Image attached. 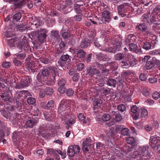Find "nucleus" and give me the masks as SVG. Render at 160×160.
<instances>
[{
    "instance_id": "nucleus-1",
    "label": "nucleus",
    "mask_w": 160,
    "mask_h": 160,
    "mask_svg": "<svg viewBox=\"0 0 160 160\" xmlns=\"http://www.w3.org/2000/svg\"><path fill=\"white\" fill-rule=\"evenodd\" d=\"M148 146H143L138 147L136 150L131 153V157L138 159L147 160L151 158Z\"/></svg>"
},
{
    "instance_id": "nucleus-2",
    "label": "nucleus",
    "mask_w": 160,
    "mask_h": 160,
    "mask_svg": "<svg viewBox=\"0 0 160 160\" xmlns=\"http://www.w3.org/2000/svg\"><path fill=\"white\" fill-rule=\"evenodd\" d=\"M47 31L44 28H40L32 32L33 35L38 37V40L41 42H44L46 37Z\"/></svg>"
},
{
    "instance_id": "nucleus-3",
    "label": "nucleus",
    "mask_w": 160,
    "mask_h": 160,
    "mask_svg": "<svg viewBox=\"0 0 160 160\" xmlns=\"http://www.w3.org/2000/svg\"><path fill=\"white\" fill-rule=\"evenodd\" d=\"M80 150V148L78 145H72L68 147L67 155L69 157H73L74 154L79 153Z\"/></svg>"
},
{
    "instance_id": "nucleus-4",
    "label": "nucleus",
    "mask_w": 160,
    "mask_h": 160,
    "mask_svg": "<svg viewBox=\"0 0 160 160\" xmlns=\"http://www.w3.org/2000/svg\"><path fill=\"white\" fill-rule=\"evenodd\" d=\"M102 15V17L98 19L99 23H108L111 20V15L108 11L105 10L103 11Z\"/></svg>"
},
{
    "instance_id": "nucleus-5",
    "label": "nucleus",
    "mask_w": 160,
    "mask_h": 160,
    "mask_svg": "<svg viewBox=\"0 0 160 160\" xmlns=\"http://www.w3.org/2000/svg\"><path fill=\"white\" fill-rule=\"evenodd\" d=\"M150 145L153 148H159L160 146V138L156 135L151 136L150 140Z\"/></svg>"
},
{
    "instance_id": "nucleus-6",
    "label": "nucleus",
    "mask_w": 160,
    "mask_h": 160,
    "mask_svg": "<svg viewBox=\"0 0 160 160\" xmlns=\"http://www.w3.org/2000/svg\"><path fill=\"white\" fill-rule=\"evenodd\" d=\"M121 47V42H119L114 44L112 46L107 48H102L101 49L106 52L115 53L116 52L120 51Z\"/></svg>"
},
{
    "instance_id": "nucleus-7",
    "label": "nucleus",
    "mask_w": 160,
    "mask_h": 160,
    "mask_svg": "<svg viewBox=\"0 0 160 160\" xmlns=\"http://www.w3.org/2000/svg\"><path fill=\"white\" fill-rule=\"evenodd\" d=\"M6 108L7 109L6 110H1V112L4 118L8 119L12 115L14 109L12 107L8 106L6 107Z\"/></svg>"
},
{
    "instance_id": "nucleus-8",
    "label": "nucleus",
    "mask_w": 160,
    "mask_h": 160,
    "mask_svg": "<svg viewBox=\"0 0 160 160\" xmlns=\"http://www.w3.org/2000/svg\"><path fill=\"white\" fill-rule=\"evenodd\" d=\"M68 101L65 99L62 100L60 102L58 107V112H61L62 111L68 110Z\"/></svg>"
},
{
    "instance_id": "nucleus-9",
    "label": "nucleus",
    "mask_w": 160,
    "mask_h": 160,
    "mask_svg": "<svg viewBox=\"0 0 160 160\" xmlns=\"http://www.w3.org/2000/svg\"><path fill=\"white\" fill-rule=\"evenodd\" d=\"M38 122V119L37 118H32L29 119L26 122V126L27 128H32L36 125Z\"/></svg>"
},
{
    "instance_id": "nucleus-10",
    "label": "nucleus",
    "mask_w": 160,
    "mask_h": 160,
    "mask_svg": "<svg viewBox=\"0 0 160 160\" xmlns=\"http://www.w3.org/2000/svg\"><path fill=\"white\" fill-rule=\"evenodd\" d=\"M26 68L29 72H34L37 70L38 67L34 62H29L28 63Z\"/></svg>"
},
{
    "instance_id": "nucleus-11",
    "label": "nucleus",
    "mask_w": 160,
    "mask_h": 160,
    "mask_svg": "<svg viewBox=\"0 0 160 160\" xmlns=\"http://www.w3.org/2000/svg\"><path fill=\"white\" fill-rule=\"evenodd\" d=\"M49 69L51 70L52 72V78L50 79V82L51 84L54 83L56 81L55 77L58 74V69L55 67H51Z\"/></svg>"
},
{
    "instance_id": "nucleus-12",
    "label": "nucleus",
    "mask_w": 160,
    "mask_h": 160,
    "mask_svg": "<svg viewBox=\"0 0 160 160\" xmlns=\"http://www.w3.org/2000/svg\"><path fill=\"white\" fill-rule=\"evenodd\" d=\"M91 42V41L90 40L83 39L81 41L79 47L82 48H87L90 46Z\"/></svg>"
},
{
    "instance_id": "nucleus-13",
    "label": "nucleus",
    "mask_w": 160,
    "mask_h": 160,
    "mask_svg": "<svg viewBox=\"0 0 160 160\" xmlns=\"http://www.w3.org/2000/svg\"><path fill=\"white\" fill-rule=\"evenodd\" d=\"M76 118L73 116L71 117L69 119V117L67 118L66 119L64 120H65V124L67 125L66 127L68 129L70 127V125L74 123L75 122Z\"/></svg>"
},
{
    "instance_id": "nucleus-14",
    "label": "nucleus",
    "mask_w": 160,
    "mask_h": 160,
    "mask_svg": "<svg viewBox=\"0 0 160 160\" xmlns=\"http://www.w3.org/2000/svg\"><path fill=\"white\" fill-rule=\"evenodd\" d=\"M87 72L90 75H98L100 73L99 71L94 68L93 66H90V67L87 68Z\"/></svg>"
},
{
    "instance_id": "nucleus-15",
    "label": "nucleus",
    "mask_w": 160,
    "mask_h": 160,
    "mask_svg": "<svg viewBox=\"0 0 160 160\" xmlns=\"http://www.w3.org/2000/svg\"><path fill=\"white\" fill-rule=\"evenodd\" d=\"M128 59L130 66L133 67L138 63V60L135 58L134 56L132 55H129Z\"/></svg>"
},
{
    "instance_id": "nucleus-16",
    "label": "nucleus",
    "mask_w": 160,
    "mask_h": 160,
    "mask_svg": "<svg viewBox=\"0 0 160 160\" xmlns=\"http://www.w3.org/2000/svg\"><path fill=\"white\" fill-rule=\"evenodd\" d=\"M129 49L131 51L134 52L136 53H140L141 52L138 48V46L136 44L131 43L129 44Z\"/></svg>"
},
{
    "instance_id": "nucleus-17",
    "label": "nucleus",
    "mask_w": 160,
    "mask_h": 160,
    "mask_svg": "<svg viewBox=\"0 0 160 160\" xmlns=\"http://www.w3.org/2000/svg\"><path fill=\"white\" fill-rule=\"evenodd\" d=\"M111 117L110 115L108 114H104L102 117L101 120L99 118H98L97 121L98 123L102 124V121H103L106 122L109 121Z\"/></svg>"
},
{
    "instance_id": "nucleus-18",
    "label": "nucleus",
    "mask_w": 160,
    "mask_h": 160,
    "mask_svg": "<svg viewBox=\"0 0 160 160\" xmlns=\"http://www.w3.org/2000/svg\"><path fill=\"white\" fill-rule=\"evenodd\" d=\"M68 110L62 111L61 112H58L59 116L60 117L62 120L66 119L69 117Z\"/></svg>"
},
{
    "instance_id": "nucleus-19",
    "label": "nucleus",
    "mask_w": 160,
    "mask_h": 160,
    "mask_svg": "<svg viewBox=\"0 0 160 160\" xmlns=\"http://www.w3.org/2000/svg\"><path fill=\"white\" fill-rule=\"evenodd\" d=\"M111 114L115 116L114 120L116 122L121 121L122 119V117L118 111H112Z\"/></svg>"
},
{
    "instance_id": "nucleus-20",
    "label": "nucleus",
    "mask_w": 160,
    "mask_h": 160,
    "mask_svg": "<svg viewBox=\"0 0 160 160\" xmlns=\"http://www.w3.org/2000/svg\"><path fill=\"white\" fill-rule=\"evenodd\" d=\"M78 118L83 124H86L87 123L88 124L90 123L89 119L88 118L85 119V117L83 113H79L78 115Z\"/></svg>"
},
{
    "instance_id": "nucleus-21",
    "label": "nucleus",
    "mask_w": 160,
    "mask_h": 160,
    "mask_svg": "<svg viewBox=\"0 0 160 160\" xmlns=\"http://www.w3.org/2000/svg\"><path fill=\"white\" fill-rule=\"evenodd\" d=\"M77 57L81 60H83L86 55V52L82 49H79L77 51Z\"/></svg>"
},
{
    "instance_id": "nucleus-22",
    "label": "nucleus",
    "mask_w": 160,
    "mask_h": 160,
    "mask_svg": "<svg viewBox=\"0 0 160 160\" xmlns=\"http://www.w3.org/2000/svg\"><path fill=\"white\" fill-rule=\"evenodd\" d=\"M19 1L18 2H16L14 3V7L15 8H22L25 5V3L24 0H18Z\"/></svg>"
},
{
    "instance_id": "nucleus-23",
    "label": "nucleus",
    "mask_w": 160,
    "mask_h": 160,
    "mask_svg": "<svg viewBox=\"0 0 160 160\" xmlns=\"http://www.w3.org/2000/svg\"><path fill=\"white\" fill-rule=\"evenodd\" d=\"M42 24L41 20L39 18H36L34 21L33 23H31V27L34 28L35 26L36 28L40 26Z\"/></svg>"
},
{
    "instance_id": "nucleus-24",
    "label": "nucleus",
    "mask_w": 160,
    "mask_h": 160,
    "mask_svg": "<svg viewBox=\"0 0 160 160\" xmlns=\"http://www.w3.org/2000/svg\"><path fill=\"white\" fill-rule=\"evenodd\" d=\"M114 58L115 60H121L126 58V55L125 54L119 53L114 55Z\"/></svg>"
},
{
    "instance_id": "nucleus-25",
    "label": "nucleus",
    "mask_w": 160,
    "mask_h": 160,
    "mask_svg": "<svg viewBox=\"0 0 160 160\" xmlns=\"http://www.w3.org/2000/svg\"><path fill=\"white\" fill-rule=\"evenodd\" d=\"M102 103V100L97 98L95 99L93 102V104L94 106V110H95L96 108L98 107H100Z\"/></svg>"
},
{
    "instance_id": "nucleus-26",
    "label": "nucleus",
    "mask_w": 160,
    "mask_h": 160,
    "mask_svg": "<svg viewBox=\"0 0 160 160\" xmlns=\"http://www.w3.org/2000/svg\"><path fill=\"white\" fill-rule=\"evenodd\" d=\"M16 29L17 31L21 32H24L25 31H27V27L23 24H20V25L17 26Z\"/></svg>"
},
{
    "instance_id": "nucleus-27",
    "label": "nucleus",
    "mask_w": 160,
    "mask_h": 160,
    "mask_svg": "<svg viewBox=\"0 0 160 160\" xmlns=\"http://www.w3.org/2000/svg\"><path fill=\"white\" fill-rule=\"evenodd\" d=\"M149 16L150 15L148 14H144L142 17V22H144L146 23H150Z\"/></svg>"
},
{
    "instance_id": "nucleus-28",
    "label": "nucleus",
    "mask_w": 160,
    "mask_h": 160,
    "mask_svg": "<svg viewBox=\"0 0 160 160\" xmlns=\"http://www.w3.org/2000/svg\"><path fill=\"white\" fill-rule=\"evenodd\" d=\"M117 83V81L115 79L112 78H110L107 81V84L110 86L113 87H116V85Z\"/></svg>"
},
{
    "instance_id": "nucleus-29",
    "label": "nucleus",
    "mask_w": 160,
    "mask_h": 160,
    "mask_svg": "<svg viewBox=\"0 0 160 160\" xmlns=\"http://www.w3.org/2000/svg\"><path fill=\"white\" fill-rule=\"evenodd\" d=\"M27 43L25 39H23L22 41L20 42V43H19L17 47L20 48V49L22 50V48H24L25 49V47L26 48Z\"/></svg>"
},
{
    "instance_id": "nucleus-30",
    "label": "nucleus",
    "mask_w": 160,
    "mask_h": 160,
    "mask_svg": "<svg viewBox=\"0 0 160 160\" xmlns=\"http://www.w3.org/2000/svg\"><path fill=\"white\" fill-rule=\"evenodd\" d=\"M138 27V29L142 32H145L147 29V26L144 23L139 24Z\"/></svg>"
},
{
    "instance_id": "nucleus-31",
    "label": "nucleus",
    "mask_w": 160,
    "mask_h": 160,
    "mask_svg": "<svg viewBox=\"0 0 160 160\" xmlns=\"http://www.w3.org/2000/svg\"><path fill=\"white\" fill-rule=\"evenodd\" d=\"M154 66L153 62L152 61H147L146 63L145 67L147 69H150Z\"/></svg>"
},
{
    "instance_id": "nucleus-32",
    "label": "nucleus",
    "mask_w": 160,
    "mask_h": 160,
    "mask_svg": "<svg viewBox=\"0 0 160 160\" xmlns=\"http://www.w3.org/2000/svg\"><path fill=\"white\" fill-rule=\"evenodd\" d=\"M26 56L25 53H18L14 54V57L18 58L20 59H23Z\"/></svg>"
},
{
    "instance_id": "nucleus-33",
    "label": "nucleus",
    "mask_w": 160,
    "mask_h": 160,
    "mask_svg": "<svg viewBox=\"0 0 160 160\" xmlns=\"http://www.w3.org/2000/svg\"><path fill=\"white\" fill-rule=\"evenodd\" d=\"M140 112L141 113V116L142 118H145L148 115V112L147 110L144 108H141L140 110Z\"/></svg>"
},
{
    "instance_id": "nucleus-34",
    "label": "nucleus",
    "mask_w": 160,
    "mask_h": 160,
    "mask_svg": "<svg viewBox=\"0 0 160 160\" xmlns=\"http://www.w3.org/2000/svg\"><path fill=\"white\" fill-rule=\"evenodd\" d=\"M54 106V101L53 100H49L46 105L47 109H52Z\"/></svg>"
},
{
    "instance_id": "nucleus-35",
    "label": "nucleus",
    "mask_w": 160,
    "mask_h": 160,
    "mask_svg": "<svg viewBox=\"0 0 160 160\" xmlns=\"http://www.w3.org/2000/svg\"><path fill=\"white\" fill-rule=\"evenodd\" d=\"M7 37V43H10L11 44V45L13 46L15 44V42L16 41V39H13L12 38L11 39H8V38L10 37L9 36H8L7 35H5ZM16 43H17V42H16Z\"/></svg>"
},
{
    "instance_id": "nucleus-36",
    "label": "nucleus",
    "mask_w": 160,
    "mask_h": 160,
    "mask_svg": "<svg viewBox=\"0 0 160 160\" xmlns=\"http://www.w3.org/2000/svg\"><path fill=\"white\" fill-rule=\"evenodd\" d=\"M143 48L145 50H148L150 49L151 48V44L149 42H143Z\"/></svg>"
},
{
    "instance_id": "nucleus-37",
    "label": "nucleus",
    "mask_w": 160,
    "mask_h": 160,
    "mask_svg": "<svg viewBox=\"0 0 160 160\" xmlns=\"http://www.w3.org/2000/svg\"><path fill=\"white\" fill-rule=\"evenodd\" d=\"M128 60L126 61H122L121 62V65L124 68H128L130 67L129 63L128 62Z\"/></svg>"
},
{
    "instance_id": "nucleus-38",
    "label": "nucleus",
    "mask_w": 160,
    "mask_h": 160,
    "mask_svg": "<svg viewBox=\"0 0 160 160\" xmlns=\"http://www.w3.org/2000/svg\"><path fill=\"white\" fill-rule=\"evenodd\" d=\"M44 115L46 119L48 121L52 120L53 118V116H51V114L49 113H45Z\"/></svg>"
},
{
    "instance_id": "nucleus-39",
    "label": "nucleus",
    "mask_w": 160,
    "mask_h": 160,
    "mask_svg": "<svg viewBox=\"0 0 160 160\" xmlns=\"http://www.w3.org/2000/svg\"><path fill=\"white\" fill-rule=\"evenodd\" d=\"M53 89L50 87H47L45 89V93L48 95H51L53 93Z\"/></svg>"
},
{
    "instance_id": "nucleus-40",
    "label": "nucleus",
    "mask_w": 160,
    "mask_h": 160,
    "mask_svg": "<svg viewBox=\"0 0 160 160\" xmlns=\"http://www.w3.org/2000/svg\"><path fill=\"white\" fill-rule=\"evenodd\" d=\"M22 14L20 13H17L15 14L13 16V19L14 20L18 21L21 18Z\"/></svg>"
},
{
    "instance_id": "nucleus-41",
    "label": "nucleus",
    "mask_w": 160,
    "mask_h": 160,
    "mask_svg": "<svg viewBox=\"0 0 160 160\" xmlns=\"http://www.w3.org/2000/svg\"><path fill=\"white\" fill-rule=\"evenodd\" d=\"M129 132V130L127 128H123L121 131V134L123 136L128 135Z\"/></svg>"
},
{
    "instance_id": "nucleus-42",
    "label": "nucleus",
    "mask_w": 160,
    "mask_h": 160,
    "mask_svg": "<svg viewBox=\"0 0 160 160\" xmlns=\"http://www.w3.org/2000/svg\"><path fill=\"white\" fill-rule=\"evenodd\" d=\"M126 141L128 144H132L135 142V140L133 137H129L127 138Z\"/></svg>"
},
{
    "instance_id": "nucleus-43",
    "label": "nucleus",
    "mask_w": 160,
    "mask_h": 160,
    "mask_svg": "<svg viewBox=\"0 0 160 160\" xmlns=\"http://www.w3.org/2000/svg\"><path fill=\"white\" fill-rule=\"evenodd\" d=\"M25 5L27 4V6L29 8H32L33 6V3L30 0H24Z\"/></svg>"
},
{
    "instance_id": "nucleus-44",
    "label": "nucleus",
    "mask_w": 160,
    "mask_h": 160,
    "mask_svg": "<svg viewBox=\"0 0 160 160\" xmlns=\"http://www.w3.org/2000/svg\"><path fill=\"white\" fill-rule=\"evenodd\" d=\"M1 97L2 99L4 101L8 100L10 97L8 94L7 93H3L1 96Z\"/></svg>"
},
{
    "instance_id": "nucleus-45",
    "label": "nucleus",
    "mask_w": 160,
    "mask_h": 160,
    "mask_svg": "<svg viewBox=\"0 0 160 160\" xmlns=\"http://www.w3.org/2000/svg\"><path fill=\"white\" fill-rule=\"evenodd\" d=\"M117 108L119 111L121 112H124L126 109L125 106L123 104H121L118 105Z\"/></svg>"
},
{
    "instance_id": "nucleus-46",
    "label": "nucleus",
    "mask_w": 160,
    "mask_h": 160,
    "mask_svg": "<svg viewBox=\"0 0 160 160\" xmlns=\"http://www.w3.org/2000/svg\"><path fill=\"white\" fill-rule=\"evenodd\" d=\"M35 102V99L32 97L29 98L27 99V102L29 104H33Z\"/></svg>"
},
{
    "instance_id": "nucleus-47",
    "label": "nucleus",
    "mask_w": 160,
    "mask_h": 160,
    "mask_svg": "<svg viewBox=\"0 0 160 160\" xmlns=\"http://www.w3.org/2000/svg\"><path fill=\"white\" fill-rule=\"evenodd\" d=\"M148 81L150 83L154 84L157 82V79L155 77H152L148 78Z\"/></svg>"
},
{
    "instance_id": "nucleus-48",
    "label": "nucleus",
    "mask_w": 160,
    "mask_h": 160,
    "mask_svg": "<svg viewBox=\"0 0 160 160\" xmlns=\"http://www.w3.org/2000/svg\"><path fill=\"white\" fill-rule=\"evenodd\" d=\"M135 37L132 35H129L127 38V39L126 40V42H130L132 43L133 42V40L134 39Z\"/></svg>"
},
{
    "instance_id": "nucleus-49",
    "label": "nucleus",
    "mask_w": 160,
    "mask_h": 160,
    "mask_svg": "<svg viewBox=\"0 0 160 160\" xmlns=\"http://www.w3.org/2000/svg\"><path fill=\"white\" fill-rule=\"evenodd\" d=\"M41 73L44 77H46L49 75V70L47 69H44L42 70Z\"/></svg>"
},
{
    "instance_id": "nucleus-50",
    "label": "nucleus",
    "mask_w": 160,
    "mask_h": 160,
    "mask_svg": "<svg viewBox=\"0 0 160 160\" xmlns=\"http://www.w3.org/2000/svg\"><path fill=\"white\" fill-rule=\"evenodd\" d=\"M82 5V4H78V3H76L74 4L75 10L77 13L80 12V9L79 8L80 6Z\"/></svg>"
},
{
    "instance_id": "nucleus-51",
    "label": "nucleus",
    "mask_w": 160,
    "mask_h": 160,
    "mask_svg": "<svg viewBox=\"0 0 160 160\" xmlns=\"http://www.w3.org/2000/svg\"><path fill=\"white\" fill-rule=\"evenodd\" d=\"M62 36L65 39H68L70 36V33L69 32H65L62 33Z\"/></svg>"
},
{
    "instance_id": "nucleus-52",
    "label": "nucleus",
    "mask_w": 160,
    "mask_h": 160,
    "mask_svg": "<svg viewBox=\"0 0 160 160\" xmlns=\"http://www.w3.org/2000/svg\"><path fill=\"white\" fill-rule=\"evenodd\" d=\"M47 154L51 155H55L56 151L53 149H48L47 150Z\"/></svg>"
},
{
    "instance_id": "nucleus-53",
    "label": "nucleus",
    "mask_w": 160,
    "mask_h": 160,
    "mask_svg": "<svg viewBox=\"0 0 160 160\" xmlns=\"http://www.w3.org/2000/svg\"><path fill=\"white\" fill-rule=\"evenodd\" d=\"M70 56L67 54L62 55L60 58L61 60L63 62H66L69 59Z\"/></svg>"
},
{
    "instance_id": "nucleus-54",
    "label": "nucleus",
    "mask_w": 160,
    "mask_h": 160,
    "mask_svg": "<svg viewBox=\"0 0 160 160\" xmlns=\"http://www.w3.org/2000/svg\"><path fill=\"white\" fill-rule=\"evenodd\" d=\"M74 93L73 90L71 88H69L66 91V94L68 96H72Z\"/></svg>"
},
{
    "instance_id": "nucleus-55",
    "label": "nucleus",
    "mask_w": 160,
    "mask_h": 160,
    "mask_svg": "<svg viewBox=\"0 0 160 160\" xmlns=\"http://www.w3.org/2000/svg\"><path fill=\"white\" fill-rule=\"evenodd\" d=\"M91 140L89 139L86 138V140L83 142V144L89 147L91 145Z\"/></svg>"
},
{
    "instance_id": "nucleus-56",
    "label": "nucleus",
    "mask_w": 160,
    "mask_h": 160,
    "mask_svg": "<svg viewBox=\"0 0 160 160\" xmlns=\"http://www.w3.org/2000/svg\"><path fill=\"white\" fill-rule=\"evenodd\" d=\"M44 78V77L42 73H38L37 75V78L39 82H41L42 81H43Z\"/></svg>"
},
{
    "instance_id": "nucleus-57",
    "label": "nucleus",
    "mask_w": 160,
    "mask_h": 160,
    "mask_svg": "<svg viewBox=\"0 0 160 160\" xmlns=\"http://www.w3.org/2000/svg\"><path fill=\"white\" fill-rule=\"evenodd\" d=\"M152 97L155 100H157L159 97V94L158 92H154L152 94Z\"/></svg>"
},
{
    "instance_id": "nucleus-58",
    "label": "nucleus",
    "mask_w": 160,
    "mask_h": 160,
    "mask_svg": "<svg viewBox=\"0 0 160 160\" xmlns=\"http://www.w3.org/2000/svg\"><path fill=\"white\" fill-rule=\"evenodd\" d=\"M139 78L142 81H145L147 78L146 75L143 73L140 74Z\"/></svg>"
},
{
    "instance_id": "nucleus-59",
    "label": "nucleus",
    "mask_w": 160,
    "mask_h": 160,
    "mask_svg": "<svg viewBox=\"0 0 160 160\" xmlns=\"http://www.w3.org/2000/svg\"><path fill=\"white\" fill-rule=\"evenodd\" d=\"M65 86H59L58 90L60 93L62 94L65 92Z\"/></svg>"
},
{
    "instance_id": "nucleus-60",
    "label": "nucleus",
    "mask_w": 160,
    "mask_h": 160,
    "mask_svg": "<svg viewBox=\"0 0 160 160\" xmlns=\"http://www.w3.org/2000/svg\"><path fill=\"white\" fill-rule=\"evenodd\" d=\"M51 34L55 38H57L59 36L58 32L57 31H52L51 32Z\"/></svg>"
},
{
    "instance_id": "nucleus-61",
    "label": "nucleus",
    "mask_w": 160,
    "mask_h": 160,
    "mask_svg": "<svg viewBox=\"0 0 160 160\" xmlns=\"http://www.w3.org/2000/svg\"><path fill=\"white\" fill-rule=\"evenodd\" d=\"M84 65L83 63H79L77 66V69L79 71L82 70L84 68Z\"/></svg>"
},
{
    "instance_id": "nucleus-62",
    "label": "nucleus",
    "mask_w": 160,
    "mask_h": 160,
    "mask_svg": "<svg viewBox=\"0 0 160 160\" xmlns=\"http://www.w3.org/2000/svg\"><path fill=\"white\" fill-rule=\"evenodd\" d=\"M66 81L65 79H62L58 82V85L59 86H64Z\"/></svg>"
},
{
    "instance_id": "nucleus-63",
    "label": "nucleus",
    "mask_w": 160,
    "mask_h": 160,
    "mask_svg": "<svg viewBox=\"0 0 160 160\" xmlns=\"http://www.w3.org/2000/svg\"><path fill=\"white\" fill-rule=\"evenodd\" d=\"M145 129L148 132H150L152 129V126L150 124H147L144 126Z\"/></svg>"
},
{
    "instance_id": "nucleus-64",
    "label": "nucleus",
    "mask_w": 160,
    "mask_h": 160,
    "mask_svg": "<svg viewBox=\"0 0 160 160\" xmlns=\"http://www.w3.org/2000/svg\"><path fill=\"white\" fill-rule=\"evenodd\" d=\"M152 61L153 62L154 64H156L157 65L160 66V61L157 59L153 57Z\"/></svg>"
}]
</instances>
